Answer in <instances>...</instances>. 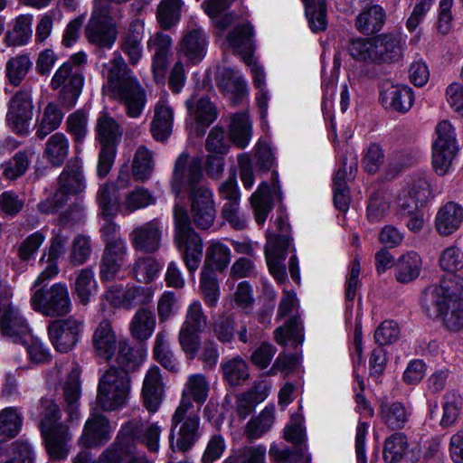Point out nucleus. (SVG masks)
<instances>
[{
  "mask_svg": "<svg viewBox=\"0 0 463 463\" xmlns=\"http://www.w3.org/2000/svg\"><path fill=\"white\" fill-rule=\"evenodd\" d=\"M187 198L189 211L179 203L174 207L175 243L187 270L194 275L202 261L203 243L191 224L200 230L211 228L216 217V206L211 189H203Z\"/></svg>",
  "mask_w": 463,
  "mask_h": 463,
  "instance_id": "obj_1",
  "label": "nucleus"
},
{
  "mask_svg": "<svg viewBox=\"0 0 463 463\" xmlns=\"http://www.w3.org/2000/svg\"><path fill=\"white\" fill-rule=\"evenodd\" d=\"M115 194V182L101 184L97 194L100 215L105 221L100 232L106 246L99 262V278L104 283H111L116 279V225L113 222L116 212Z\"/></svg>",
  "mask_w": 463,
  "mask_h": 463,
  "instance_id": "obj_2",
  "label": "nucleus"
},
{
  "mask_svg": "<svg viewBox=\"0 0 463 463\" xmlns=\"http://www.w3.org/2000/svg\"><path fill=\"white\" fill-rule=\"evenodd\" d=\"M35 416L49 455L55 459L67 457L66 443L71 439L69 428L61 421V413L58 404L52 399L43 397L36 407Z\"/></svg>",
  "mask_w": 463,
  "mask_h": 463,
  "instance_id": "obj_3",
  "label": "nucleus"
},
{
  "mask_svg": "<svg viewBox=\"0 0 463 463\" xmlns=\"http://www.w3.org/2000/svg\"><path fill=\"white\" fill-rule=\"evenodd\" d=\"M133 411V416L123 420L118 431V463L119 454H137L138 443H144L150 452H156L159 449L161 427L155 422L146 428L140 410L134 409Z\"/></svg>",
  "mask_w": 463,
  "mask_h": 463,
  "instance_id": "obj_4",
  "label": "nucleus"
},
{
  "mask_svg": "<svg viewBox=\"0 0 463 463\" xmlns=\"http://www.w3.org/2000/svg\"><path fill=\"white\" fill-rule=\"evenodd\" d=\"M201 437L200 417L185 393L171 418L169 444L173 452H186Z\"/></svg>",
  "mask_w": 463,
  "mask_h": 463,
  "instance_id": "obj_5",
  "label": "nucleus"
},
{
  "mask_svg": "<svg viewBox=\"0 0 463 463\" xmlns=\"http://www.w3.org/2000/svg\"><path fill=\"white\" fill-rule=\"evenodd\" d=\"M85 34L90 43L112 48L116 39V0H95Z\"/></svg>",
  "mask_w": 463,
  "mask_h": 463,
  "instance_id": "obj_6",
  "label": "nucleus"
},
{
  "mask_svg": "<svg viewBox=\"0 0 463 463\" xmlns=\"http://www.w3.org/2000/svg\"><path fill=\"white\" fill-rule=\"evenodd\" d=\"M85 188L80 159L70 160L58 177V188L54 194L38 204L43 213H51L62 207L71 195L81 193Z\"/></svg>",
  "mask_w": 463,
  "mask_h": 463,
  "instance_id": "obj_7",
  "label": "nucleus"
},
{
  "mask_svg": "<svg viewBox=\"0 0 463 463\" xmlns=\"http://www.w3.org/2000/svg\"><path fill=\"white\" fill-rule=\"evenodd\" d=\"M118 102L129 118H138L146 104V92L123 58L118 56Z\"/></svg>",
  "mask_w": 463,
  "mask_h": 463,
  "instance_id": "obj_8",
  "label": "nucleus"
},
{
  "mask_svg": "<svg viewBox=\"0 0 463 463\" xmlns=\"http://www.w3.org/2000/svg\"><path fill=\"white\" fill-rule=\"evenodd\" d=\"M203 173L199 158L189 159L187 152L181 153L174 165L171 187L173 193L179 196L182 192L187 194V197L199 193L203 189H210L203 184Z\"/></svg>",
  "mask_w": 463,
  "mask_h": 463,
  "instance_id": "obj_9",
  "label": "nucleus"
},
{
  "mask_svg": "<svg viewBox=\"0 0 463 463\" xmlns=\"http://www.w3.org/2000/svg\"><path fill=\"white\" fill-rule=\"evenodd\" d=\"M144 360L141 349L132 346L127 340L118 345V410L127 406L130 399L131 377Z\"/></svg>",
  "mask_w": 463,
  "mask_h": 463,
  "instance_id": "obj_10",
  "label": "nucleus"
},
{
  "mask_svg": "<svg viewBox=\"0 0 463 463\" xmlns=\"http://www.w3.org/2000/svg\"><path fill=\"white\" fill-rule=\"evenodd\" d=\"M275 225L279 233L269 237L265 247V257L270 273L276 280L282 283L287 279L284 260L290 246L288 235L290 227L288 218L282 214L277 217Z\"/></svg>",
  "mask_w": 463,
  "mask_h": 463,
  "instance_id": "obj_11",
  "label": "nucleus"
},
{
  "mask_svg": "<svg viewBox=\"0 0 463 463\" xmlns=\"http://www.w3.org/2000/svg\"><path fill=\"white\" fill-rule=\"evenodd\" d=\"M33 309L50 317H64L71 311L68 288L63 283H54L50 288L36 289L30 299Z\"/></svg>",
  "mask_w": 463,
  "mask_h": 463,
  "instance_id": "obj_12",
  "label": "nucleus"
},
{
  "mask_svg": "<svg viewBox=\"0 0 463 463\" xmlns=\"http://www.w3.org/2000/svg\"><path fill=\"white\" fill-rule=\"evenodd\" d=\"M458 150L455 128L449 120H441L435 128L432 143V166L439 175L448 174Z\"/></svg>",
  "mask_w": 463,
  "mask_h": 463,
  "instance_id": "obj_13",
  "label": "nucleus"
},
{
  "mask_svg": "<svg viewBox=\"0 0 463 463\" xmlns=\"http://www.w3.org/2000/svg\"><path fill=\"white\" fill-rule=\"evenodd\" d=\"M84 84L82 70L72 66L70 62H63L55 71L51 80V88L59 90V102L68 109L73 108L81 94Z\"/></svg>",
  "mask_w": 463,
  "mask_h": 463,
  "instance_id": "obj_14",
  "label": "nucleus"
},
{
  "mask_svg": "<svg viewBox=\"0 0 463 463\" xmlns=\"http://www.w3.org/2000/svg\"><path fill=\"white\" fill-rule=\"evenodd\" d=\"M253 27L250 24H238L228 35L229 44L242 54V60L250 67L253 82L259 90L265 88L263 68L253 61L252 51Z\"/></svg>",
  "mask_w": 463,
  "mask_h": 463,
  "instance_id": "obj_15",
  "label": "nucleus"
},
{
  "mask_svg": "<svg viewBox=\"0 0 463 463\" xmlns=\"http://www.w3.org/2000/svg\"><path fill=\"white\" fill-rule=\"evenodd\" d=\"M83 324L74 317L58 319L48 326L49 339L57 352L66 354L77 345Z\"/></svg>",
  "mask_w": 463,
  "mask_h": 463,
  "instance_id": "obj_16",
  "label": "nucleus"
},
{
  "mask_svg": "<svg viewBox=\"0 0 463 463\" xmlns=\"http://www.w3.org/2000/svg\"><path fill=\"white\" fill-rule=\"evenodd\" d=\"M33 102L27 90L18 91L9 101L6 120L10 128L19 133L26 134L33 119Z\"/></svg>",
  "mask_w": 463,
  "mask_h": 463,
  "instance_id": "obj_17",
  "label": "nucleus"
},
{
  "mask_svg": "<svg viewBox=\"0 0 463 463\" xmlns=\"http://www.w3.org/2000/svg\"><path fill=\"white\" fill-rule=\"evenodd\" d=\"M379 100L385 109L405 114L413 105L414 94L406 85L385 82L381 86Z\"/></svg>",
  "mask_w": 463,
  "mask_h": 463,
  "instance_id": "obj_18",
  "label": "nucleus"
},
{
  "mask_svg": "<svg viewBox=\"0 0 463 463\" xmlns=\"http://www.w3.org/2000/svg\"><path fill=\"white\" fill-rule=\"evenodd\" d=\"M162 228L159 218H154L135 227L129 235L133 247L146 253L157 251L161 246Z\"/></svg>",
  "mask_w": 463,
  "mask_h": 463,
  "instance_id": "obj_19",
  "label": "nucleus"
},
{
  "mask_svg": "<svg viewBox=\"0 0 463 463\" xmlns=\"http://www.w3.org/2000/svg\"><path fill=\"white\" fill-rule=\"evenodd\" d=\"M111 433L109 420L101 414L93 413L84 424L79 443L85 449L99 448L110 439Z\"/></svg>",
  "mask_w": 463,
  "mask_h": 463,
  "instance_id": "obj_20",
  "label": "nucleus"
},
{
  "mask_svg": "<svg viewBox=\"0 0 463 463\" xmlns=\"http://www.w3.org/2000/svg\"><path fill=\"white\" fill-rule=\"evenodd\" d=\"M0 331L10 342L21 344L30 337V327L20 310L9 305L0 317Z\"/></svg>",
  "mask_w": 463,
  "mask_h": 463,
  "instance_id": "obj_21",
  "label": "nucleus"
},
{
  "mask_svg": "<svg viewBox=\"0 0 463 463\" xmlns=\"http://www.w3.org/2000/svg\"><path fill=\"white\" fill-rule=\"evenodd\" d=\"M171 48L172 39L163 32L156 33L147 41V49L154 51L152 71L156 82H162L165 79L167 69V58Z\"/></svg>",
  "mask_w": 463,
  "mask_h": 463,
  "instance_id": "obj_22",
  "label": "nucleus"
},
{
  "mask_svg": "<svg viewBox=\"0 0 463 463\" xmlns=\"http://www.w3.org/2000/svg\"><path fill=\"white\" fill-rule=\"evenodd\" d=\"M174 122V109L169 101L161 97L155 105L154 118L150 131L156 141H165L172 133Z\"/></svg>",
  "mask_w": 463,
  "mask_h": 463,
  "instance_id": "obj_23",
  "label": "nucleus"
},
{
  "mask_svg": "<svg viewBox=\"0 0 463 463\" xmlns=\"http://www.w3.org/2000/svg\"><path fill=\"white\" fill-rule=\"evenodd\" d=\"M164 384L160 369L152 366L146 372L142 387V396L145 407L150 412H156L163 400Z\"/></svg>",
  "mask_w": 463,
  "mask_h": 463,
  "instance_id": "obj_24",
  "label": "nucleus"
},
{
  "mask_svg": "<svg viewBox=\"0 0 463 463\" xmlns=\"http://www.w3.org/2000/svg\"><path fill=\"white\" fill-rule=\"evenodd\" d=\"M411 414V408L401 402L382 400L379 415L385 427L392 430H402L405 427Z\"/></svg>",
  "mask_w": 463,
  "mask_h": 463,
  "instance_id": "obj_25",
  "label": "nucleus"
},
{
  "mask_svg": "<svg viewBox=\"0 0 463 463\" xmlns=\"http://www.w3.org/2000/svg\"><path fill=\"white\" fill-rule=\"evenodd\" d=\"M463 222V207L455 202L441 206L435 217V229L441 236H449L459 229Z\"/></svg>",
  "mask_w": 463,
  "mask_h": 463,
  "instance_id": "obj_26",
  "label": "nucleus"
},
{
  "mask_svg": "<svg viewBox=\"0 0 463 463\" xmlns=\"http://www.w3.org/2000/svg\"><path fill=\"white\" fill-rule=\"evenodd\" d=\"M144 33V23L135 20L129 24L128 31L122 36L120 48L128 56V61L132 65L137 64L142 57Z\"/></svg>",
  "mask_w": 463,
  "mask_h": 463,
  "instance_id": "obj_27",
  "label": "nucleus"
},
{
  "mask_svg": "<svg viewBox=\"0 0 463 463\" xmlns=\"http://www.w3.org/2000/svg\"><path fill=\"white\" fill-rule=\"evenodd\" d=\"M63 400L65 411L68 414L69 420L73 422L80 419V399L81 395V386L80 381V373L73 369L68 375V378L62 385Z\"/></svg>",
  "mask_w": 463,
  "mask_h": 463,
  "instance_id": "obj_28",
  "label": "nucleus"
},
{
  "mask_svg": "<svg viewBox=\"0 0 463 463\" xmlns=\"http://www.w3.org/2000/svg\"><path fill=\"white\" fill-rule=\"evenodd\" d=\"M375 63L398 61L402 54L401 36L394 33L379 35L373 39Z\"/></svg>",
  "mask_w": 463,
  "mask_h": 463,
  "instance_id": "obj_29",
  "label": "nucleus"
},
{
  "mask_svg": "<svg viewBox=\"0 0 463 463\" xmlns=\"http://www.w3.org/2000/svg\"><path fill=\"white\" fill-rule=\"evenodd\" d=\"M206 36L202 29L196 28L187 32L180 43L179 52L193 63H197L204 57Z\"/></svg>",
  "mask_w": 463,
  "mask_h": 463,
  "instance_id": "obj_30",
  "label": "nucleus"
},
{
  "mask_svg": "<svg viewBox=\"0 0 463 463\" xmlns=\"http://www.w3.org/2000/svg\"><path fill=\"white\" fill-rule=\"evenodd\" d=\"M185 104L189 115L203 128L213 124L218 117L217 108L207 97H201L196 100L190 99Z\"/></svg>",
  "mask_w": 463,
  "mask_h": 463,
  "instance_id": "obj_31",
  "label": "nucleus"
},
{
  "mask_svg": "<svg viewBox=\"0 0 463 463\" xmlns=\"http://www.w3.org/2000/svg\"><path fill=\"white\" fill-rule=\"evenodd\" d=\"M70 149L67 137L61 132L54 133L46 141L43 156L53 167H60L65 162Z\"/></svg>",
  "mask_w": 463,
  "mask_h": 463,
  "instance_id": "obj_32",
  "label": "nucleus"
},
{
  "mask_svg": "<svg viewBox=\"0 0 463 463\" xmlns=\"http://www.w3.org/2000/svg\"><path fill=\"white\" fill-rule=\"evenodd\" d=\"M97 403L104 411L116 410V367L113 365L99 379Z\"/></svg>",
  "mask_w": 463,
  "mask_h": 463,
  "instance_id": "obj_33",
  "label": "nucleus"
},
{
  "mask_svg": "<svg viewBox=\"0 0 463 463\" xmlns=\"http://www.w3.org/2000/svg\"><path fill=\"white\" fill-rule=\"evenodd\" d=\"M94 347L97 354L105 360H109L116 352V335L112 325L108 320L100 322L95 331Z\"/></svg>",
  "mask_w": 463,
  "mask_h": 463,
  "instance_id": "obj_34",
  "label": "nucleus"
},
{
  "mask_svg": "<svg viewBox=\"0 0 463 463\" xmlns=\"http://www.w3.org/2000/svg\"><path fill=\"white\" fill-rule=\"evenodd\" d=\"M156 324L154 312L148 308L141 307L135 313L130 322V334L139 341L147 340L153 335Z\"/></svg>",
  "mask_w": 463,
  "mask_h": 463,
  "instance_id": "obj_35",
  "label": "nucleus"
},
{
  "mask_svg": "<svg viewBox=\"0 0 463 463\" xmlns=\"http://www.w3.org/2000/svg\"><path fill=\"white\" fill-rule=\"evenodd\" d=\"M384 21V10L379 5H373L357 15L355 28L363 34H373L383 28Z\"/></svg>",
  "mask_w": 463,
  "mask_h": 463,
  "instance_id": "obj_36",
  "label": "nucleus"
},
{
  "mask_svg": "<svg viewBox=\"0 0 463 463\" xmlns=\"http://www.w3.org/2000/svg\"><path fill=\"white\" fill-rule=\"evenodd\" d=\"M421 260L415 251L402 255L395 263V278L401 283H409L420 275Z\"/></svg>",
  "mask_w": 463,
  "mask_h": 463,
  "instance_id": "obj_37",
  "label": "nucleus"
},
{
  "mask_svg": "<svg viewBox=\"0 0 463 463\" xmlns=\"http://www.w3.org/2000/svg\"><path fill=\"white\" fill-rule=\"evenodd\" d=\"M23 423L22 413L15 407L0 411V442H6L18 435Z\"/></svg>",
  "mask_w": 463,
  "mask_h": 463,
  "instance_id": "obj_38",
  "label": "nucleus"
},
{
  "mask_svg": "<svg viewBox=\"0 0 463 463\" xmlns=\"http://www.w3.org/2000/svg\"><path fill=\"white\" fill-rule=\"evenodd\" d=\"M154 155L146 146H139L132 162V175L137 182L148 180L154 172Z\"/></svg>",
  "mask_w": 463,
  "mask_h": 463,
  "instance_id": "obj_39",
  "label": "nucleus"
},
{
  "mask_svg": "<svg viewBox=\"0 0 463 463\" xmlns=\"http://www.w3.org/2000/svg\"><path fill=\"white\" fill-rule=\"evenodd\" d=\"M231 260V250L220 241H212L207 247L203 269L222 271Z\"/></svg>",
  "mask_w": 463,
  "mask_h": 463,
  "instance_id": "obj_40",
  "label": "nucleus"
},
{
  "mask_svg": "<svg viewBox=\"0 0 463 463\" xmlns=\"http://www.w3.org/2000/svg\"><path fill=\"white\" fill-rule=\"evenodd\" d=\"M250 201L257 222L263 224L273 207L270 187L267 182H262L259 185Z\"/></svg>",
  "mask_w": 463,
  "mask_h": 463,
  "instance_id": "obj_41",
  "label": "nucleus"
},
{
  "mask_svg": "<svg viewBox=\"0 0 463 463\" xmlns=\"http://www.w3.org/2000/svg\"><path fill=\"white\" fill-rule=\"evenodd\" d=\"M229 132L231 139L238 147H246L251 137V124L248 116L245 113L233 115Z\"/></svg>",
  "mask_w": 463,
  "mask_h": 463,
  "instance_id": "obj_42",
  "label": "nucleus"
},
{
  "mask_svg": "<svg viewBox=\"0 0 463 463\" xmlns=\"http://www.w3.org/2000/svg\"><path fill=\"white\" fill-rule=\"evenodd\" d=\"M224 380L232 386L240 385L249 378L246 362L240 356L231 358L221 364Z\"/></svg>",
  "mask_w": 463,
  "mask_h": 463,
  "instance_id": "obj_43",
  "label": "nucleus"
},
{
  "mask_svg": "<svg viewBox=\"0 0 463 463\" xmlns=\"http://www.w3.org/2000/svg\"><path fill=\"white\" fill-rule=\"evenodd\" d=\"M153 356L164 368L171 372L179 370V363L170 350L165 332L157 333L153 348Z\"/></svg>",
  "mask_w": 463,
  "mask_h": 463,
  "instance_id": "obj_44",
  "label": "nucleus"
},
{
  "mask_svg": "<svg viewBox=\"0 0 463 463\" xmlns=\"http://www.w3.org/2000/svg\"><path fill=\"white\" fill-rule=\"evenodd\" d=\"M74 291L82 305H88L90 298L97 291V282L94 279L92 269L86 268L79 271L76 279Z\"/></svg>",
  "mask_w": 463,
  "mask_h": 463,
  "instance_id": "obj_45",
  "label": "nucleus"
},
{
  "mask_svg": "<svg viewBox=\"0 0 463 463\" xmlns=\"http://www.w3.org/2000/svg\"><path fill=\"white\" fill-rule=\"evenodd\" d=\"M95 132L96 140L101 146H115L116 121L106 109L102 110L99 115Z\"/></svg>",
  "mask_w": 463,
  "mask_h": 463,
  "instance_id": "obj_46",
  "label": "nucleus"
},
{
  "mask_svg": "<svg viewBox=\"0 0 463 463\" xmlns=\"http://www.w3.org/2000/svg\"><path fill=\"white\" fill-rule=\"evenodd\" d=\"M274 335L279 345H285L290 340L296 345H300L304 340L302 322L298 317L293 316L284 326L278 327Z\"/></svg>",
  "mask_w": 463,
  "mask_h": 463,
  "instance_id": "obj_47",
  "label": "nucleus"
},
{
  "mask_svg": "<svg viewBox=\"0 0 463 463\" xmlns=\"http://www.w3.org/2000/svg\"><path fill=\"white\" fill-rule=\"evenodd\" d=\"M274 422V408L266 407L258 417L250 419L245 427V435L250 440L260 438Z\"/></svg>",
  "mask_w": 463,
  "mask_h": 463,
  "instance_id": "obj_48",
  "label": "nucleus"
},
{
  "mask_svg": "<svg viewBox=\"0 0 463 463\" xmlns=\"http://www.w3.org/2000/svg\"><path fill=\"white\" fill-rule=\"evenodd\" d=\"M32 67L28 55L21 54L10 58L5 65V75L13 86H19Z\"/></svg>",
  "mask_w": 463,
  "mask_h": 463,
  "instance_id": "obj_49",
  "label": "nucleus"
},
{
  "mask_svg": "<svg viewBox=\"0 0 463 463\" xmlns=\"http://www.w3.org/2000/svg\"><path fill=\"white\" fill-rule=\"evenodd\" d=\"M237 324L232 316L222 314L213 317L212 331L222 344H231L236 335Z\"/></svg>",
  "mask_w": 463,
  "mask_h": 463,
  "instance_id": "obj_50",
  "label": "nucleus"
},
{
  "mask_svg": "<svg viewBox=\"0 0 463 463\" xmlns=\"http://www.w3.org/2000/svg\"><path fill=\"white\" fill-rule=\"evenodd\" d=\"M88 124L89 115L81 109L71 113L66 119V130L73 137L77 149L89 133Z\"/></svg>",
  "mask_w": 463,
  "mask_h": 463,
  "instance_id": "obj_51",
  "label": "nucleus"
},
{
  "mask_svg": "<svg viewBox=\"0 0 463 463\" xmlns=\"http://www.w3.org/2000/svg\"><path fill=\"white\" fill-rule=\"evenodd\" d=\"M210 387L206 377L202 373L191 374L183 390L182 396L185 393L189 399L202 405L205 402L208 397ZM192 402V400H190Z\"/></svg>",
  "mask_w": 463,
  "mask_h": 463,
  "instance_id": "obj_52",
  "label": "nucleus"
},
{
  "mask_svg": "<svg viewBox=\"0 0 463 463\" xmlns=\"http://www.w3.org/2000/svg\"><path fill=\"white\" fill-rule=\"evenodd\" d=\"M155 203L156 198L151 192L143 186H138L128 194L121 211L125 214H128Z\"/></svg>",
  "mask_w": 463,
  "mask_h": 463,
  "instance_id": "obj_53",
  "label": "nucleus"
},
{
  "mask_svg": "<svg viewBox=\"0 0 463 463\" xmlns=\"http://www.w3.org/2000/svg\"><path fill=\"white\" fill-rule=\"evenodd\" d=\"M200 289L206 305L210 307H215L220 298V288L214 270L202 269Z\"/></svg>",
  "mask_w": 463,
  "mask_h": 463,
  "instance_id": "obj_54",
  "label": "nucleus"
},
{
  "mask_svg": "<svg viewBox=\"0 0 463 463\" xmlns=\"http://www.w3.org/2000/svg\"><path fill=\"white\" fill-rule=\"evenodd\" d=\"M306 15L313 32L324 31L326 27V0H303Z\"/></svg>",
  "mask_w": 463,
  "mask_h": 463,
  "instance_id": "obj_55",
  "label": "nucleus"
},
{
  "mask_svg": "<svg viewBox=\"0 0 463 463\" xmlns=\"http://www.w3.org/2000/svg\"><path fill=\"white\" fill-rule=\"evenodd\" d=\"M442 317L443 326L449 331L458 332L463 329V296H455Z\"/></svg>",
  "mask_w": 463,
  "mask_h": 463,
  "instance_id": "obj_56",
  "label": "nucleus"
},
{
  "mask_svg": "<svg viewBox=\"0 0 463 463\" xmlns=\"http://www.w3.org/2000/svg\"><path fill=\"white\" fill-rule=\"evenodd\" d=\"M407 449L406 436L401 432H395L385 439L383 459L387 463H397L403 458Z\"/></svg>",
  "mask_w": 463,
  "mask_h": 463,
  "instance_id": "obj_57",
  "label": "nucleus"
},
{
  "mask_svg": "<svg viewBox=\"0 0 463 463\" xmlns=\"http://www.w3.org/2000/svg\"><path fill=\"white\" fill-rule=\"evenodd\" d=\"M92 245L90 237L78 234L71 241L68 259L71 265L80 266L90 259Z\"/></svg>",
  "mask_w": 463,
  "mask_h": 463,
  "instance_id": "obj_58",
  "label": "nucleus"
},
{
  "mask_svg": "<svg viewBox=\"0 0 463 463\" xmlns=\"http://www.w3.org/2000/svg\"><path fill=\"white\" fill-rule=\"evenodd\" d=\"M347 51L358 61L375 63L373 39L361 37L352 39L348 43Z\"/></svg>",
  "mask_w": 463,
  "mask_h": 463,
  "instance_id": "obj_59",
  "label": "nucleus"
},
{
  "mask_svg": "<svg viewBox=\"0 0 463 463\" xmlns=\"http://www.w3.org/2000/svg\"><path fill=\"white\" fill-rule=\"evenodd\" d=\"M390 199L383 192L373 193L368 200L366 216L370 222L382 221L390 210Z\"/></svg>",
  "mask_w": 463,
  "mask_h": 463,
  "instance_id": "obj_60",
  "label": "nucleus"
},
{
  "mask_svg": "<svg viewBox=\"0 0 463 463\" xmlns=\"http://www.w3.org/2000/svg\"><path fill=\"white\" fill-rule=\"evenodd\" d=\"M181 0H162L157 7V20L164 29H169L180 19Z\"/></svg>",
  "mask_w": 463,
  "mask_h": 463,
  "instance_id": "obj_61",
  "label": "nucleus"
},
{
  "mask_svg": "<svg viewBox=\"0 0 463 463\" xmlns=\"http://www.w3.org/2000/svg\"><path fill=\"white\" fill-rule=\"evenodd\" d=\"M62 118L63 113L57 105L49 103L44 109L41 124L36 131V136L40 139L44 138L60 127Z\"/></svg>",
  "mask_w": 463,
  "mask_h": 463,
  "instance_id": "obj_62",
  "label": "nucleus"
},
{
  "mask_svg": "<svg viewBox=\"0 0 463 463\" xmlns=\"http://www.w3.org/2000/svg\"><path fill=\"white\" fill-rule=\"evenodd\" d=\"M161 269L159 262L151 256L138 258L133 266L135 279L142 283H150Z\"/></svg>",
  "mask_w": 463,
  "mask_h": 463,
  "instance_id": "obj_63",
  "label": "nucleus"
},
{
  "mask_svg": "<svg viewBox=\"0 0 463 463\" xmlns=\"http://www.w3.org/2000/svg\"><path fill=\"white\" fill-rule=\"evenodd\" d=\"M462 406V398L457 392H448L443 397V414L440 420L442 427L451 426L458 419Z\"/></svg>",
  "mask_w": 463,
  "mask_h": 463,
  "instance_id": "obj_64",
  "label": "nucleus"
}]
</instances>
